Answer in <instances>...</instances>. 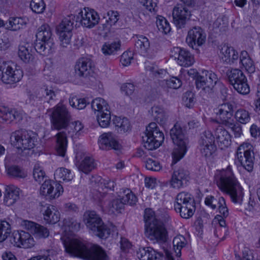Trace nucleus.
<instances>
[{"instance_id": "51", "label": "nucleus", "mask_w": 260, "mask_h": 260, "mask_svg": "<svg viewBox=\"0 0 260 260\" xmlns=\"http://www.w3.org/2000/svg\"><path fill=\"white\" fill-rule=\"evenodd\" d=\"M11 233L10 224L6 220H0V242L4 241Z\"/></svg>"}, {"instance_id": "41", "label": "nucleus", "mask_w": 260, "mask_h": 260, "mask_svg": "<svg viewBox=\"0 0 260 260\" xmlns=\"http://www.w3.org/2000/svg\"><path fill=\"white\" fill-rule=\"evenodd\" d=\"M235 121L242 124L249 123L251 120L250 112L244 108L238 109L234 113Z\"/></svg>"}, {"instance_id": "42", "label": "nucleus", "mask_w": 260, "mask_h": 260, "mask_svg": "<svg viewBox=\"0 0 260 260\" xmlns=\"http://www.w3.org/2000/svg\"><path fill=\"white\" fill-rule=\"evenodd\" d=\"M240 62L248 73H252L255 71V66L253 61L247 51H241L240 56Z\"/></svg>"}, {"instance_id": "26", "label": "nucleus", "mask_w": 260, "mask_h": 260, "mask_svg": "<svg viewBox=\"0 0 260 260\" xmlns=\"http://www.w3.org/2000/svg\"><path fill=\"white\" fill-rule=\"evenodd\" d=\"M23 225L37 238H46L49 235V230L46 227L36 222L25 220Z\"/></svg>"}, {"instance_id": "55", "label": "nucleus", "mask_w": 260, "mask_h": 260, "mask_svg": "<svg viewBox=\"0 0 260 260\" xmlns=\"http://www.w3.org/2000/svg\"><path fill=\"white\" fill-rule=\"evenodd\" d=\"M53 186L51 188V192L49 194L48 199L50 200H54L59 197L63 192V188L62 185L53 181Z\"/></svg>"}, {"instance_id": "19", "label": "nucleus", "mask_w": 260, "mask_h": 260, "mask_svg": "<svg viewBox=\"0 0 260 260\" xmlns=\"http://www.w3.org/2000/svg\"><path fill=\"white\" fill-rule=\"evenodd\" d=\"M205 204L213 210L217 209L219 213L221 214L223 217H228L229 211L223 197L208 196L205 199Z\"/></svg>"}, {"instance_id": "11", "label": "nucleus", "mask_w": 260, "mask_h": 260, "mask_svg": "<svg viewBox=\"0 0 260 260\" xmlns=\"http://www.w3.org/2000/svg\"><path fill=\"white\" fill-rule=\"evenodd\" d=\"M91 108L96 115L100 126L104 128L108 127L111 120V112L107 102L102 98H96L92 102Z\"/></svg>"}, {"instance_id": "7", "label": "nucleus", "mask_w": 260, "mask_h": 260, "mask_svg": "<svg viewBox=\"0 0 260 260\" xmlns=\"http://www.w3.org/2000/svg\"><path fill=\"white\" fill-rule=\"evenodd\" d=\"M50 121L52 129L60 130L65 128L70 120V114L66 107L62 103H58L50 109Z\"/></svg>"}, {"instance_id": "45", "label": "nucleus", "mask_w": 260, "mask_h": 260, "mask_svg": "<svg viewBox=\"0 0 260 260\" xmlns=\"http://www.w3.org/2000/svg\"><path fill=\"white\" fill-rule=\"evenodd\" d=\"M174 252H173L177 257H180L181 255V249L185 247L187 244L185 238L182 235L175 237L173 241Z\"/></svg>"}, {"instance_id": "23", "label": "nucleus", "mask_w": 260, "mask_h": 260, "mask_svg": "<svg viewBox=\"0 0 260 260\" xmlns=\"http://www.w3.org/2000/svg\"><path fill=\"white\" fill-rule=\"evenodd\" d=\"M135 47L145 57L152 58L155 56V52L150 47L148 39L143 35L136 36Z\"/></svg>"}, {"instance_id": "2", "label": "nucleus", "mask_w": 260, "mask_h": 260, "mask_svg": "<svg viewBox=\"0 0 260 260\" xmlns=\"http://www.w3.org/2000/svg\"><path fill=\"white\" fill-rule=\"evenodd\" d=\"M214 180L220 190L230 196L235 204L241 205L243 201V188L236 178L231 166L225 169L217 170Z\"/></svg>"}, {"instance_id": "39", "label": "nucleus", "mask_w": 260, "mask_h": 260, "mask_svg": "<svg viewBox=\"0 0 260 260\" xmlns=\"http://www.w3.org/2000/svg\"><path fill=\"white\" fill-rule=\"evenodd\" d=\"M124 207L123 204L117 197L108 203L105 210L109 214L120 213L124 210Z\"/></svg>"}, {"instance_id": "34", "label": "nucleus", "mask_w": 260, "mask_h": 260, "mask_svg": "<svg viewBox=\"0 0 260 260\" xmlns=\"http://www.w3.org/2000/svg\"><path fill=\"white\" fill-rule=\"evenodd\" d=\"M55 150L57 154L61 156L65 155L68 140L66 133L64 132H59L55 135Z\"/></svg>"}, {"instance_id": "24", "label": "nucleus", "mask_w": 260, "mask_h": 260, "mask_svg": "<svg viewBox=\"0 0 260 260\" xmlns=\"http://www.w3.org/2000/svg\"><path fill=\"white\" fill-rule=\"evenodd\" d=\"M22 118V113L15 109L0 107V123H11L14 120L19 122Z\"/></svg>"}, {"instance_id": "3", "label": "nucleus", "mask_w": 260, "mask_h": 260, "mask_svg": "<svg viewBox=\"0 0 260 260\" xmlns=\"http://www.w3.org/2000/svg\"><path fill=\"white\" fill-rule=\"evenodd\" d=\"M170 136L175 145L172 152V158L173 163L175 164L186 154L188 148L189 140L179 123L175 124L172 128Z\"/></svg>"}, {"instance_id": "13", "label": "nucleus", "mask_w": 260, "mask_h": 260, "mask_svg": "<svg viewBox=\"0 0 260 260\" xmlns=\"http://www.w3.org/2000/svg\"><path fill=\"white\" fill-rule=\"evenodd\" d=\"M74 70L76 76L89 79L94 74V65L91 59L87 57H81L76 61Z\"/></svg>"}, {"instance_id": "28", "label": "nucleus", "mask_w": 260, "mask_h": 260, "mask_svg": "<svg viewBox=\"0 0 260 260\" xmlns=\"http://www.w3.org/2000/svg\"><path fill=\"white\" fill-rule=\"evenodd\" d=\"M5 189L4 203L8 206H12L19 199L20 189L14 185L10 184L6 185Z\"/></svg>"}, {"instance_id": "12", "label": "nucleus", "mask_w": 260, "mask_h": 260, "mask_svg": "<svg viewBox=\"0 0 260 260\" xmlns=\"http://www.w3.org/2000/svg\"><path fill=\"white\" fill-rule=\"evenodd\" d=\"M146 234L150 240L158 242H165L168 238V232L161 221H154L146 228Z\"/></svg>"}, {"instance_id": "58", "label": "nucleus", "mask_w": 260, "mask_h": 260, "mask_svg": "<svg viewBox=\"0 0 260 260\" xmlns=\"http://www.w3.org/2000/svg\"><path fill=\"white\" fill-rule=\"evenodd\" d=\"M145 68L146 71L150 72V74L155 77H159L166 73L165 70L159 69L157 66L149 62H145Z\"/></svg>"}, {"instance_id": "36", "label": "nucleus", "mask_w": 260, "mask_h": 260, "mask_svg": "<svg viewBox=\"0 0 260 260\" xmlns=\"http://www.w3.org/2000/svg\"><path fill=\"white\" fill-rule=\"evenodd\" d=\"M26 19L22 17H10L6 28L12 31H17L25 27L26 25Z\"/></svg>"}, {"instance_id": "43", "label": "nucleus", "mask_w": 260, "mask_h": 260, "mask_svg": "<svg viewBox=\"0 0 260 260\" xmlns=\"http://www.w3.org/2000/svg\"><path fill=\"white\" fill-rule=\"evenodd\" d=\"M193 202H194V200L191 194L187 192L182 191L179 193L176 197L174 208Z\"/></svg>"}, {"instance_id": "62", "label": "nucleus", "mask_w": 260, "mask_h": 260, "mask_svg": "<svg viewBox=\"0 0 260 260\" xmlns=\"http://www.w3.org/2000/svg\"><path fill=\"white\" fill-rule=\"evenodd\" d=\"M108 19L106 21L107 25L110 26L115 25L119 19V13L116 11L110 10L107 13Z\"/></svg>"}, {"instance_id": "5", "label": "nucleus", "mask_w": 260, "mask_h": 260, "mask_svg": "<svg viewBox=\"0 0 260 260\" xmlns=\"http://www.w3.org/2000/svg\"><path fill=\"white\" fill-rule=\"evenodd\" d=\"M84 221L87 227L95 236L103 239L107 238L110 234V230L102 221L94 211H88L84 213Z\"/></svg>"}, {"instance_id": "27", "label": "nucleus", "mask_w": 260, "mask_h": 260, "mask_svg": "<svg viewBox=\"0 0 260 260\" xmlns=\"http://www.w3.org/2000/svg\"><path fill=\"white\" fill-rule=\"evenodd\" d=\"M137 256L140 260H163V254L150 247L139 248Z\"/></svg>"}, {"instance_id": "20", "label": "nucleus", "mask_w": 260, "mask_h": 260, "mask_svg": "<svg viewBox=\"0 0 260 260\" xmlns=\"http://www.w3.org/2000/svg\"><path fill=\"white\" fill-rule=\"evenodd\" d=\"M172 14L175 24L178 28H181L184 27L187 20L189 19L190 12L184 5L178 4L174 7Z\"/></svg>"}, {"instance_id": "8", "label": "nucleus", "mask_w": 260, "mask_h": 260, "mask_svg": "<svg viewBox=\"0 0 260 260\" xmlns=\"http://www.w3.org/2000/svg\"><path fill=\"white\" fill-rule=\"evenodd\" d=\"M236 158L245 170L251 172L255 159L254 146L248 142L242 143L237 148Z\"/></svg>"}, {"instance_id": "49", "label": "nucleus", "mask_w": 260, "mask_h": 260, "mask_svg": "<svg viewBox=\"0 0 260 260\" xmlns=\"http://www.w3.org/2000/svg\"><path fill=\"white\" fill-rule=\"evenodd\" d=\"M160 85L164 88L178 89L182 85L181 80L173 77L169 80H164L160 82Z\"/></svg>"}, {"instance_id": "1", "label": "nucleus", "mask_w": 260, "mask_h": 260, "mask_svg": "<svg viewBox=\"0 0 260 260\" xmlns=\"http://www.w3.org/2000/svg\"><path fill=\"white\" fill-rule=\"evenodd\" d=\"M66 251L72 255L86 260H109L106 252L100 246H89L85 241L77 238H67L63 241Z\"/></svg>"}, {"instance_id": "31", "label": "nucleus", "mask_w": 260, "mask_h": 260, "mask_svg": "<svg viewBox=\"0 0 260 260\" xmlns=\"http://www.w3.org/2000/svg\"><path fill=\"white\" fill-rule=\"evenodd\" d=\"M99 145L102 149H119V144L111 133H105L100 136Z\"/></svg>"}, {"instance_id": "63", "label": "nucleus", "mask_w": 260, "mask_h": 260, "mask_svg": "<svg viewBox=\"0 0 260 260\" xmlns=\"http://www.w3.org/2000/svg\"><path fill=\"white\" fill-rule=\"evenodd\" d=\"M144 220L146 223V228L154 221H159L156 219L154 212L151 209H146L144 213Z\"/></svg>"}, {"instance_id": "25", "label": "nucleus", "mask_w": 260, "mask_h": 260, "mask_svg": "<svg viewBox=\"0 0 260 260\" xmlns=\"http://www.w3.org/2000/svg\"><path fill=\"white\" fill-rule=\"evenodd\" d=\"M43 219L48 224H54L58 222L60 214L57 208L51 205H47L42 209Z\"/></svg>"}, {"instance_id": "6", "label": "nucleus", "mask_w": 260, "mask_h": 260, "mask_svg": "<svg viewBox=\"0 0 260 260\" xmlns=\"http://www.w3.org/2000/svg\"><path fill=\"white\" fill-rule=\"evenodd\" d=\"M11 141L12 144L18 149L30 150L36 145L37 137L31 132L16 131L12 133Z\"/></svg>"}, {"instance_id": "50", "label": "nucleus", "mask_w": 260, "mask_h": 260, "mask_svg": "<svg viewBox=\"0 0 260 260\" xmlns=\"http://www.w3.org/2000/svg\"><path fill=\"white\" fill-rule=\"evenodd\" d=\"M198 147L202 155L206 158L210 157L216 149L214 144H199Z\"/></svg>"}, {"instance_id": "9", "label": "nucleus", "mask_w": 260, "mask_h": 260, "mask_svg": "<svg viewBox=\"0 0 260 260\" xmlns=\"http://www.w3.org/2000/svg\"><path fill=\"white\" fill-rule=\"evenodd\" d=\"M23 76L20 67L14 63L0 62V77L4 83L13 84L18 82Z\"/></svg>"}, {"instance_id": "32", "label": "nucleus", "mask_w": 260, "mask_h": 260, "mask_svg": "<svg viewBox=\"0 0 260 260\" xmlns=\"http://www.w3.org/2000/svg\"><path fill=\"white\" fill-rule=\"evenodd\" d=\"M211 76V81H207L204 79V77H201L200 75L198 76L196 80V87L198 90H200V93L203 95L209 94L213 91L214 86L213 82L215 79L214 78L215 77L213 74H212V76L210 75Z\"/></svg>"}, {"instance_id": "16", "label": "nucleus", "mask_w": 260, "mask_h": 260, "mask_svg": "<svg viewBox=\"0 0 260 260\" xmlns=\"http://www.w3.org/2000/svg\"><path fill=\"white\" fill-rule=\"evenodd\" d=\"M9 241L14 246L29 248L35 245V241L32 236L24 231L14 232L10 236Z\"/></svg>"}, {"instance_id": "35", "label": "nucleus", "mask_w": 260, "mask_h": 260, "mask_svg": "<svg viewBox=\"0 0 260 260\" xmlns=\"http://www.w3.org/2000/svg\"><path fill=\"white\" fill-rule=\"evenodd\" d=\"M118 198L123 204L134 205L137 202V198L131 190L128 188L121 189L118 192Z\"/></svg>"}, {"instance_id": "40", "label": "nucleus", "mask_w": 260, "mask_h": 260, "mask_svg": "<svg viewBox=\"0 0 260 260\" xmlns=\"http://www.w3.org/2000/svg\"><path fill=\"white\" fill-rule=\"evenodd\" d=\"M121 42L119 40L105 43L102 46V51L105 55L114 54L120 50Z\"/></svg>"}, {"instance_id": "38", "label": "nucleus", "mask_w": 260, "mask_h": 260, "mask_svg": "<svg viewBox=\"0 0 260 260\" xmlns=\"http://www.w3.org/2000/svg\"><path fill=\"white\" fill-rule=\"evenodd\" d=\"M176 212L179 213L180 216L185 219L191 217L196 210L195 203L187 204L185 205L174 208Z\"/></svg>"}, {"instance_id": "53", "label": "nucleus", "mask_w": 260, "mask_h": 260, "mask_svg": "<svg viewBox=\"0 0 260 260\" xmlns=\"http://www.w3.org/2000/svg\"><path fill=\"white\" fill-rule=\"evenodd\" d=\"M156 23L158 29L165 34H167L171 31V28L170 24L164 17L161 16H158Z\"/></svg>"}, {"instance_id": "61", "label": "nucleus", "mask_w": 260, "mask_h": 260, "mask_svg": "<svg viewBox=\"0 0 260 260\" xmlns=\"http://www.w3.org/2000/svg\"><path fill=\"white\" fill-rule=\"evenodd\" d=\"M215 138L210 131H205L202 134L199 141V144H214Z\"/></svg>"}, {"instance_id": "15", "label": "nucleus", "mask_w": 260, "mask_h": 260, "mask_svg": "<svg viewBox=\"0 0 260 260\" xmlns=\"http://www.w3.org/2000/svg\"><path fill=\"white\" fill-rule=\"evenodd\" d=\"M73 24L74 22L70 18H65L57 27L60 46L62 47H67L70 44Z\"/></svg>"}, {"instance_id": "21", "label": "nucleus", "mask_w": 260, "mask_h": 260, "mask_svg": "<svg viewBox=\"0 0 260 260\" xmlns=\"http://www.w3.org/2000/svg\"><path fill=\"white\" fill-rule=\"evenodd\" d=\"M189 172L183 168L174 171L170 180L171 186L174 188H180L187 185L189 180Z\"/></svg>"}, {"instance_id": "64", "label": "nucleus", "mask_w": 260, "mask_h": 260, "mask_svg": "<svg viewBox=\"0 0 260 260\" xmlns=\"http://www.w3.org/2000/svg\"><path fill=\"white\" fill-rule=\"evenodd\" d=\"M145 167L147 170L153 171H158L161 169L159 162L151 158H148L146 160Z\"/></svg>"}, {"instance_id": "52", "label": "nucleus", "mask_w": 260, "mask_h": 260, "mask_svg": "<svg viewBox=\"0 0 260 260\" xmlns=\"http://www.w3.org/2000/svg\"><path fill=\"white\" fill-rule=\"evenodd\" d=\"M9 175L15 178H24L27 176V173L20 167L17 166H12L7 169Z\"/></svg>"}, {"instance_id": "22", "label": "nucleus", "mask_w": 260, "mask_h": 260, "mask_svg": "<svg viewBox=\"0 0 260 260\" xmlns=\"http://www.w3.org/2000/svg\"><path fill=\"white\" fill-rule=\"evenodd\" d=\"M81 23L86 27L92 28L99 22L100 18L96 12L88 8H85L79 13Z\"/></svg>"}, {"instance_id": "47", "label": "nucleus", "mask_w": 260, "mask_h": 260, "mask_svg": "<svg viewBox=\"0 0 260 260\" xmlns=\"http://www.w3.org/2000/svg\"><path fill=\"white\" fill-rule=\"evenodd\" d=\"M54 178L59 182L61 181L67 182L72 180L73 175L71 170L64 168H60L55 171Z\"/></svg>"}, {"instance_id": "33", "label": "nucleus", "mask_w": 260, "mask_h": 260, "mask_svg": "<svg viewBox=\"0 0 260 260\" xmlns=\"http://www.w3.org/2000/svg\"><path fill=\"white\" fill-rule=\"evenodd\" d=\"M149 112L154 120L159 124H165L169 117L167 112L160 106H153Z\"/></svg>"}, {"instance_id": "57", "label": "nucleus", "mask_w": 260, "mask_h": 260, "mask_svg": "<svg viewBox=\"0 0 260 260\" xmlns=\"http://www.w3.org/2000/svg\"><path fill=\"white\" fill-rule=\"evenodd\" d=\"M53 180H45L40 187V194L44 196L47 199H48L51 192V188L53 186Z\"/></svg>"}, {"instance_id": "46", "label": "nucleus", "mask_w": 260, "mask_h": 260, "mask_svg": "<svg viewBox=\"0 0 260 260\" xmlns=\"http://www.w3.org/2000/svg\"><path fill=\"white\" fill-rule=\"evenodd\" d=\"M96 164L91 157L86 156L80 163L78 166L79 171L87 174L95 167Z\"/></svg>"}, {"instance_id": "59", "label": "nucleus", "mask_w": 260, "mask_h": 260, "mask_svg": "<svg viewBox=\"0 0 260 260\" xmlns=\"http://www.w3.org/2000/svg\"><path fill=\"white\" fill-rule=\"evenodd\" d=\"M30 8L32 11L38 14L42 13L45 9V5L43 0H31Z\"/></svg>"}, {"instance_id": "10", "label": "nucleus", "mask_w": 260, "mask_h": 260, "mask_svg": "<svg viewBox=\"0 0 260 260\" xmlns=\"http://www.w3.org/2000/svg\"><path fill=\"white\" fill-rule=\"evenodd\" d=\"M164 140V135L157 124L150 123L146 128L145 137H143L144 146L148 150L157 148Z\"/></svg>"}, {"instance_id": "44", "label": "nucleus", "mask_w": 260, "mask_h": 260, "mask_svg": "<svg viewBox=\"0 0 260 260\" xmlns=\"http://www.w3.org/2000/svg\"><path fill=\"white\" fill-rule=\"evenodd\" d=\"M113 123L119 133L127 132L131 127L130 122L125 117H115L113 119Z\"/></svg>"}, {"instance_id": "4", "label": "nucleus", "mask_w": 260, "mask_h": 260, "mask_svg": "<svg viewBox=\"0 0 260 260\" xmlns=\"http://www.w3.org/2000/svg\"><path fill=\"white\" fill-rule=\"evenodd\" d=\"M36 38L35 49L37 52L44 56L52 53L54 44L50 27L48 24H44L39 27Z\"/></svg>"}, {"instance_id": "29", "label": "nucleus", "mask_w": 260, "mask_h": 260, "mask_svg": "<svg viewBox=\"0 0 260 260\" xmlns=\"http://www.w3.org/2000/svg\"><path fill=\"white\" fill-rule=\"evenodd\" d=\"M220 56L223 62L232 64L238 60L239 54L233 47L224 44L220 46Z\"/></svg>"}, {"instance_id": "18", "label": "nucleus", "mask_w": 260, "mask_h": 260, "mask_svg": "<svg viewBox=\"0 0 260 260\" xmlns=\"http://www.w3.org/2000/svg\"><path fill=\"white\" fill-rule=\"evenodd\" d=\"M206 35L205 31L199 26H195L190 29L186 38L188 46L192 48L194 47L201 46L205 43Z\"/></svg>"}, {"instance_id": "14", "label": "nucleus", "mask_w": 260, "mask_h": 260, "mask_svg": "<svg viewBox=\"0 0 260 260\" xmlns=\"http://www.w3.org/2000/svg\"><path fill=\"white\" fill-rule=\"evenodd\" d=\"M218 122L222 125H231L234 120L233 116V106L229 102L219 105L214 109Z\"/></svg>"}, {"instance_id": "30", "label": "nucleus", "mask_w": 260, "mask_h": 260, "mask_svg": "<svg viewBox=\"0 0 260 260\" xmlns=\"http://www.w3.org/2000/svg\"><path fill=\"white\" fill-rule=\"evenodd\" d=\"M215 137L218 146L224 149L231 144V135L223 127L219 126L215 132Z\"/></svg>"}, {"instance_id": "60", "label": "nucleus", "mask_w": 260, "mask_h": 260, "mask_svg": "<svg viewBox=\"0 0 260 260\" xmlns=\"http://www.w3.org/2000/svg\"><path fill=\"white\" fill-rule=\"evenodd\" d=\"M33 176L35 180L39 183L42 182L46 177L45 172L38 164L35 165Z\"/></svg>"}, {"instance_id": "17", "label": "nucleus", "mask_w": 260, "mask_h": 260, "mask_svg": "<svg viewBox=\"0 0 260 260\" xmlns=\"http://www.w3.org/2000/svg\"><path fill=\"white\" fill-rule=\"evenodd\" d=\"M171 56L180 66L188 67L194 62L193 55L188 50L180 47H174L171 50Z\"/></svg>"}, {"instance_id": "54", "label": "nucleus", "mask_w": 260, "mask_h": 260, "mask_svg": "<svg viewBox=\"0 0 260 260\" xmlns=\"http://www.w3.org/2000/svg\"><path fill=\"white\" fill-rule=\"evenodd\" d=\"M63 226L65 230L70 231H78L80 229V223L76 220L73 218H68L63 219Z\"/></svg>"}, {"instance_id": "48", "label": "nucleus", "mask_w": 260, "mask_h": 260, "mask_svg": "<svg viewBox=\"0 0 260 260\" xmlns=\"http://www.w3.org/2000/svg\"><path fill=\"white\" fill-rule=\"evenodd\" d=\"M232 85L234 88L240 94H247L250 91V88L245 76L244 77V79L241 78L235 83L233 84Z\"/></svg>"}, {"instance_id": "37", "label": "nucleus", "mask_w": 260, "mask_h": 260, "mask_svg": "<svg viewBox=\"0 0 260 260\" xmlns=\"http://www.w3.org/2000/svg\"><path fill=\"white\" fill-rule=\"evenodd\" d=\"M18 55L20 59L25 63H29L34 59L31 47L28 44L19 45Z\"/></svg>"}, {"instance_id": "56", "label": "nucleus", "mask_w": 260, "mask_h": 260, "mask_svg": "<svg viewBox=\"0 0 260 260\" xmlns=\"http://www.w3.org/2000/svg\"><path fill=\"white\" fill-rule=\"evenodd\" d=\"M228 76L229 82L231 85L235 83V82L241 79V78L244 79V77L245 76L241 70L237 69H232L228 74Z\"/></svg>"}]
</instances>
